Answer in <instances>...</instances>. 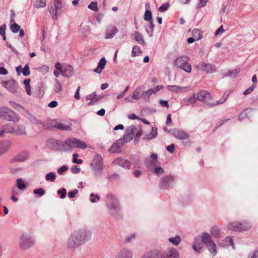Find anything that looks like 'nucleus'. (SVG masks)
Masks as SVG:
<instances>
[{
  "label": "nucleus",
  "instance_id": "1",
  "mask_svg": "<svg viewBox=\"0 0 258 258\" xmlns=\"http://www.w3.org/2000/svg\"><path fill=\"white\" fill-rule=\"evenodd\" d=\"M86 237V232L84 231L75 232L68 241V246L75 248L84 243Z\"/></svg>",
  "mask_w": 258,
  "mask_h": 258
},
{
  "label": "nucleus",
  "instance_id": "2",
  "mask_svg": "<svg viewBox=\"0 0 258 258\" xmlns=\"http://www.w3.org/2000/svg\"><path fill=\"white\" fill-rule=\"evenodd\" d=\"M0 117L15 122H17L20 119L18 114L7 107H0Z\"/></svg>",
  "mask_w": 258,
  "mask_h": 258
},
{
  "label": "nucleus",
  "instance_id": "3",
  "mask_svg": "<svg viewBox=\"0 0 258 258\" xmlns=\"http://www.w3.org/2000/svg\"><path fill=\"white\" fill-rule=\"evenodd\" d=\"M250 224L249 223L246 222H232L229 223L227 225V228L229 230L238 232L248 230L249 228H250Z\"/></svg>",
  "mask_w": 258,
  "mask_h": 258
},
{
  "label": "nucleus",
  "instance_id": "4",
  "mask_svg": "<svg viewBox=\"0 0 258 258\" xmlns=\"http://www.w3.org/2000/svg\"><path fill=\"white\" fill-rule=\"evenodd\" d=\"M197 99L204 103L207 107L210 108L215 106V103L210 102L212 99V96L210 93L206 91H201L198 93Z\"/></svg>",
  "mask_w": 258,
  "mask_h": 258
},
{
  "label": "nucleus",
  "instance_id": "5",
  "mask_svg": "<svg viewBox=\"0 0 258 258\" xmlns=\"http://www.w3.org/2000/svg\"><path fill=\"white\" fill-rule=\"evenodd\" d=\"M65 146H68L69 150H72L74 148L85 149L87 147L86 144L80 140L76 138H69L64 141Z\"/></svg>",
  "mask_w": 258,
  "mask_h": 258
},
{
  "label": "nucleus",
  "instance_id": "6",
  "mask_svg": "<svg viewBox=\"0 0 258 258\" xmlns=\"http://www.w3.org/2000/svg\"><path fill=\"white\" fill-rule=\"evenodd\" d=\"M91 166L94 171L101 173L103 169L102 158L101 156L98 154H96L91 163Z\"/></svg>",
  "mask_w": 258,
  "mask_h": 258
},
{
  "label": "nucleus",
  "instance_id": "7",
  "mask_svg": "<svg viewBox=\"0 0 258 258\" xmlns=\"http://www.w3.org/2000/svg\"><path fill=\"white\" fill-rule=\"evenodd\" d=\"M196 67L197 69L206 72L208 74L213 73L216 71V67L215 64L207 63L204 61L199 62L196 65Z\"/></svg>",
  "mask_w": 258,
  "mask_h": 258
},
{
  "label": "nucleus",
  "instance_id": "8",
  "mask_svg": "<svg viewBox=\"0 0 258 258\" xmlns=\"http://www.w3.org/2000/svg\"><path fill=\"white\" fill-rule=\"evenodd\" d=\"M34 241L31 237L23 234L20 238V247L22 249H26L34 244Z\"/></svg>",
  "mask_w": 258,
  "mask_h": 258
},
{
  "label": "nucleus",
  "instance_id": "9",
  "mask_svg": "<svg viewBox=\"0 0 258 258\" xmlns=\"http://www.w3.org/2000/svg\"><path fill=\"white\" fill-rule=\"evenodd\" d=\"M160 258H179L178 251L174 248H168L160 253Z\"/></svg>",
  "mask_w": 258,
  "mask_h": 258
},
{
  "label": "nucleus",
  "instance_id": "10",
  "mask_svg": "<svg viewBox=\"0 0 258 258\" xmlns=\"http://www.w3.org/2000/svg\"><path fill=\"white\" fill-rule=\"evenodd\" d=\"M2 84L10 92L14 94L17 92L18 86L15 80L12 79L7 81H2Z\"/></svg>",
  "mask_w": 258,
  "mask_h": 258
},
{
  "label": "nucleus",
  "instance_id": "11",
  "mask_svg": "<svg viewBox=\"0 0 258 258\" xmlns=\"http://www.w3.org/2000/svg\"><path fill=\"white\" fill-rule=\"evenodd\" d=\"M158 155L156 153H152L150 158H146L145 160V164L146 167L149 170H151L154 165L158 163Z\"/></svg>",
  "mask_w": 258,
  "mask_h": 258
},
{
  "label": "nucleus",
  "instance_id": "12",
  "mask_svg": "<svg viewBox=\"0 0 258 258\" xmlns=\"http://www.w3.org/2000/svg\"><path fill=\"white\" fill-rule=\"evenodd\" d=\"M174 180V176L169 175L162 177L160 181L159 186L162 189L167 188L171 183Z\"/></svg>",
  "mask_w": 258,
  "mask_h": 258
},
{
  "label": "nucleus",
  "instance_id": "13",
  "mask_svg": "<svg viewBox=\"0 0 258 258\" xmlns=\"http://www.w3.org/2000/svg\"><path fill=\"white\" fill-rule=\"evenodd\" d=\"M107 205L112 209H116L118 206V202L115 196L111 193L108 194L106 196Z\"/></svg>",
  "mask_w": 258,
  "mask_h": 258
},
{
  "label": "nucleus",
  "instance_id": "14",
  "mask_svg": "<svg viewBox=\"0 0 258 258\" xmlns=\"http://www.w3.org/2000/svg\"><path fill=\"white\" fill-rule=\"evenodd\" d=\"M48 144L51 147L56 150H62L65 146L64 142H63L60 140L54 139L48 140Z\"/></svg>",
  "mask_w": 258,
  "mask_h": 258
},
{
  "label": "nucleus",
  "instance_id": "15",
  "mask_svg": "<svg viewBox=\"0 0 258 258\" xmlns=\"http://www.w3.org/2000/svg\"><path fill=\"white\" fill-rule=\"evenodd\" d=\"M163 88L164 86L162 85H158L154 88L150 89L142 94L143 97L145 99H148L151 95L156 93Z\"/></svg>",
  "mask_w": 258,
  "mask_h": 258
},
{
  "label": "nucleus",
  "instance_id": "16",
  "mask_svg": "<svg viewBox=\"0 0 258 258\" xmlns=\"http://www.w3.org/2000/svg\"><path fill=\"white\" fill-rule=\"evenodd\" d=\"M173 135L177 139L182 140L188 139L190 137V135L188 133L179 130H174Z\"/></svg>",
  "mask_w": 258,
  "mask_h": 258
},
{
  "label": "nucleus",
  "instance_id": "17",
  "mask_svg": "<svg viewBox=\"0 0 258 258\" xmlns=\"http://www.w3.org/2000/svg\"><path fill=\"white\" fill-rule=\"evenodd\" d=\"M123 145L122 141L120 139L116 141L109 148L108 151L110 153H118L121 151V147Z\"/></svg>",
  "mask_w": 258,
  "mask_h": 258
},
{
  "label": "nucleus",
  "instance_id": "18",
  "mask_svg": "<svg viewBox=\"0 0 258 258\" xmlns=\"http://www.w3.org/2000/svg\"><path fill=\"white\" fill-rule=\"evenodd\" d=\"M114 163L123 168H126L127 169L131 168L132 166V163L131 161L120 158H117L116 160H115Z\"/></svg>",
  "mask_w": 258,
  "mask_h": 258
},
{
  "label": "nucleus",
  "instance_id": "19",
  "mask_svg": "<svg viewBox=\"0 0 258 258\" xmlns=\"http://www.w3.org/2000/svg\"><path fill=\"white\" fill-rule=\"evenodd\" d=\"M118 30L117 28L113 25L109 26L106 31L105 33V38L106 39H111L113 37V36L116 34Z\"/></svg>",
  "mask_w": 258,
  "mask_h": 258
},
{
  "label": "nucleus",
  "instance_id": "20",
  "mask_svg": "<svg viewBox=\"0 0 258 258\" xmlns=\"http://www.w3.org/2000/svg\"><path fill=\"white\" fill-rule=\"evenodd\" d=\"M133 253L128 249L123 248L118 252L115 258H132Z\"/></svg>",
  "mask_w": 258,
  "mask_h": 258
},
{
  "label": "nucleus",
  "instance_id": "21",
  "mask_svg": "<svg viewBox=\"0 0 258 258\" xmlns=\"http://www.w3.org/2000/svg\"><path fill=\"white\" fill-rule=\"evenodd\" d=\"M197 99L196 94H194L189 98H184L181 102V104L183 106H190L195 104L196 102Z\"/></svg>",
  "mask_w": 258,
  "mask_h": 258
},
{
  "label": "nucleus",
  "instance_id": "22",
  "mask_svg": "<svg viewBox=\"0 0 258 258\" xmlns=\"http://www.w3.org/2000/svg\"><path fill=\"white\" fill-rule=\"evenodd\" d=\"M15 127L11 124H7L4 125L1 130H0V137H2L5 133L14 134Z\"/></svg>",
  "mask_w": 258,
  "mask_h": 258
},
{
  "label": "nucleus",
  "instance_id": "23",
  "mask_svg": "<svg viewBox=\"0 0 258 258\" xmlns=\"http://www.w3.org/2000/svg\"><path fill=\"white\" fill-rule=\"evenodd\" d=\"M74 72L73 68L70 65H66L63 67L61 75L67 77L72 76Z\"/></svg>",
  "mask_w": 258,
  "mask_h": 258
},
{
  "label": "nucleus",
  "instance_id": "24",
  "mask_svg": "<svg viewBox=\"0 0 258 258\" xmlns=\"http://www.w3.org/2000/svg\"><path fill=\"white\" fill-rule=\"evenodd\" d=\"M52 124L54 127L59 130L71 131L72 130L70 125H66L60 122L52 121Z\"/></svg>",
  "mask_w": 258,
  "mask_h": 258
},
{
  "label": "nucleus",
  "instance_id": "25",
  "mask_svg": "<svg viewBox=\"0 0 258 258\" xmlns=\"http://www.w3.org/2000/svg\"><path fill=\"white\" fill-rule=\"evenodd\" d=\"M186 61H188V57L185 56H179L175 59L174 65L177 68H180Z\"/></svg>",
  "mask_w": 258,
  "mask_h": 258
},
{
  "label": "nucleus",
  "instance_id": "26",
  "mask_svg": "<svg viewBox=\"0 0 258 258\" xmlns=\"http://www.w3.org/2000/svg\"><path fill=\"white\" fill-rule=\"evenodd\" d=\"M132 38L135 39L141 45H144L145 44L143 35L138 31H135L132 34Z\"/></svg>",
  "mask_w": 258,
  "mask_h": 258
},
{
  "label": "nucleus",
  "instance_id": "27",
  "mask_svg": "<svg viewBox=\"0 0 258 258\" xmlns=\"http://www.w3.org/2000/svg\"><path fill=\"white\" fill-rule=\"evenodd\" d=\"M29 153L27 151H23L17 155L14 159V161L18 162H24L28 159Z\"/></svg>",
  "mask_w": 258,
  "mask_h": 258
},
{
  "label": "nucleus",
  "instance_id": "28",
  "mask_svg": "<svg viewBox=\"0 0 258 258\" xmlns=\"http://www.w3.org/2000/svg\"><path fill=\"white\" fill-rule=\"evenodd\" d=\"M160 252L158 250H154L145 253L142 258H160Z\"/></svg>",
  "mask_w": 258,
  "mask_h": 258
},
{
  "label": "nucleus",
  "instance_id": "29",
  "mask_svg": "<svg viewBox=\"0 0 258 258\" xmlns=\"http://www.w3.org/2000/svg\"><path fill=\"white\" fill-rule=\"evenodd\" d=\"M106 63V60L105 58L104 57L102 58L100 60V61L98 63L97 67L94 70V71L95 73H97L98 74H100L102 72V70L104 69V68L105 66Z\"/></svg>",
  "mask_w": 258,
  "mask_h": 258
},
{
  "label": "nucleus",
  "instance_id": "30",
  "mask_svg": "<svg viewBox=\"0 0 258 258\" xmlns=\"http://www.w3.org/2000/svg\"><path fill=\"white\" fill-rule=\"evenodd\" d=\"M144 88V87L143 86H140L137 87L134 91V93L132 96V98L137 100L140 99L141 96H143L142 93Z\"/></svg>",
  "mask_w": 258,
  "mask_h": 258
},
{
  "label": "nucleus",
  "instance_id": "31",
  "mask_svg": "<svg viewBox=\"0 0 258 258\" xmlns=\"http://www.w3.org/2000/svg\"><path fill=\"white\" fill-rule=\"evenodd\" d=\"M11 145L9 141L0 142V155L7 151Z\"/></svg>",
  "mask_w": 258,
  "mask_h": 258
},
{
  "label": "nucleus",
  "instance_id": "32",
  "mask_svg": "<svg viewBox=\"0 0 258 258\" xmlns=\"http://www.w3.org/2000/svg\"><path fill=\"white\" fill-rule=\"evenodd\" d=\"M14 134L17 135H25L26 134L25 127L24 125H18L17 127H15Z\"/></svg>",
  "mask_w": 258,
  "mask_h": 258
},
{
  "label": "nucleus",
  "instance_id": "33",
  "mask_svg": "<svg viewBox=\"0 0 258 258\" xmlns=\"http://www.w3.org/2000/svg\"><path fill=\"white\" fill-rule=\"evenodd\" d=\"M207 247H208L210 253L213 255V256H215L217 254V249H216V245L214 242H211L210 243L207 244Z\"/></svg>",
  "mask_w": 258,
  "mask_h": 258
},
{
  "label": "nucleus",
  "instance_id": "34",
  "mask_svg": "<svg viewBox=\"0 0 258 258\" xmlns=\"http://www.w3.org/2000/svg\"><path fill=\"white\" fill-rule=\"evenodd\" d=\"M202 241L206 245L211 242H213L212 240H211L210 234L207 233H205L203 234L202 237Z\"/></svg>",
  "mask_w": 258,
  "mask_h": 258
},
{
  "label": "nucleus",
  "instance_id": "35",
  "mask_svg": "<svg viewBox=\"0 0 258 258\" xmlns=\"http://www.w3.org/2000/svg\"><path fill=\"white\" fill-rule=\"evenodd\" d=\"M192 34L196 40H199L202 38V32L198 29H194Z\"/></svg>",
  "mask_w": 258,
  "mask_h": 258
},
{
  "label": "nucleus",
  "instance_id": "36",
  "mask_svg": "<svg viewBox=\"0 0 258 258\" xmlns=\"http://www.w3.org/2000/svg\"><path fill=\"white\" fill-rule=\"evenodd\" d=\"M167 88L170 91L175 92H180L182 89L180 86L177 85H168Z\"/></svg>",
  "mask_w": 258,
  "mask_h": 258
},
{
  "label": "nucleus",
  "instance_id": "37",
  "mask_svg": "<svg viewBox=\"0 0 258 258\" xmlns=\"http://www.w3.org/2000/svg\"><path fill=\"white\" fill-rule=\"evenodd\" d=\"M211 233L213 236L218 237L220 235V231L216 226H213L211 228Z\"/></svg>",
  "mask_w": 258,
  "mask_h": 258
},
{
  "label": "nucleus",
  "instance_id": "38",
  "mask_svg": "<svg viewBox=\"0 0 258 258\" xmlns=\"http://www.w3.org/2000/svg\"><path fill=\"white\" fill-rule=\"evenodd\" d=\"M168 240L174 245L177 246L180 243L181 241V238L179 236L177 235L175 237L169 238Z\"/></svg>",
  "mask_w": 258,
  "mask_h": 258
},
{
  "label": "nucleus",
  "instance_id": "39",
  "mask_svg": "<svg viewBox=\"0 0 258 258\" xmlns=\"http://www.w3.org/2000/svg\"><path fill=\"white\" fill-rule=\"evenodd\" d=\"M57 11L58 10L55 8V7H54L53 6H51L49 8V12L50 13L52 18L53 20L57 19Z\"/></svg>",
  "mask_w": 258,
  "mask_h": 258
},
{
  "label": "nucleus",
  "instance_id": "40",
  "mask_svg": "<svg viewBox=\"0 0 258 258\" xmlns=\"http://www.w3.org/2000/svg\"><path fill=\"white\" fill-rule=\"evenodd\" d=\"M240 69L239 68H237L233 70L229 71L226 74V75L227 76H232L233 77H235L240 72Z\"/></svg>",
  "mask_w": 258,
  "mask_h": 258
},
{
  "label": "nucleus",
  "instance_id": "41",
  "mask_svg": "<svg viewBox=\"0 0 258 258\" xmlns=\"http://www.w3.org/2000/svg\"><path fill=\"white\" fill-rule=\"evenodd\" d=\"M157 135V129L156 127H152L151 132L148 135L147 139L151 140L155 138Z\"/></svg>",
  "mask_w": 258,
  "mask_h": 258
},
{
  "label": "nucleus",
  "instance_id": "42",
  "mask_svg": "<svg viewBox=\"0 0 258 258\" xmlns=\"http://www.w3.org/2000/svg\"><path fill=\"white\" fill-rule=\"evenodd\" d=\"M46 6V0H35L34 6L37 8H43Z\"/></svg>",
  "mask_w": 258,
  "mask_h": 258
},
{
  "label": "nucleus",
  "instance_id": "43",
  "mask_svg": "<svg viewBox=\"0 0 258 258\" xmlns=\"http://www.w3.org/2000/svg\"><path fill=\"white\" fill-rule=\"evenodd\" d=\"M229 95V93L227 92H225L222 97V98L219 100L215 102V106L223 104L227 99Z\"/></svg>",
  "mask_w": 258,
  "mask_h": 258
},
{
  "label": "nucleus",
  "instance_id": "44",
  "mask_svg": "<svg viewBox=\"0 0 258 258\" xmlns=\"http://www.w3.org/2000/svg\"><path fill=\"white\" fill-rule=\"evenodd\" d=\"M142 50H141L139 46L137 45L134 46L133 47L132 56L134 57L137 56L138 54L141 53Z\"/></svg>",
  "mask_w": 258,
  "mask_h": 258
},
{
  "label": "nucleus",
  "instance_id": "45",
  "mask_svg": "<svg viewBox=\"0 0 258 258\" xmlns=\"http://www.w3.org/2000/svg\"><path fill=\"white\" fill-rule=\"evenodd\" d=\"M180 69L187 73H190L191 71V66L188 61H186V62L181 67Z\"/></svg>",
  "mask_w": 258,
  "mask_h": 258
},
{
  "label": "nucleus",
  "instance_id": "46",
  "mask_svg": "<svg viewBox=\"0 0 258 258\" xmlns=\"http://www.w3.org/2000/svg\"><path fill=\"white\" fill-rule=\"evenodd\" d=\"M17 187L20 189H23L26 187V184L24 180L20 178L17 180Z\"/></svg>",
  "mask_w": 258,
  "mask_h": 258
},
{
  "label": "nucleus",
  "instance_id": "47",
  "mask_svg": "<svg viewBox=\"0 0 258 258\" xmlns=\"http://www.w3.org/2000/svg\"><path fill=\"white\" fill-rule=\"evenodd\" d=\"M55 82V84L54 86V91L56 93H59L62 89L61 85L57 79H56Z\"/></svg>",
  "mask_w": 258,
  "mask_h": 258
},
{
  "label": "nucleus",
  "instance_id": "48",
  "mask_svg": "<svg viewBox=\"0 0 258 258\" xmlns=\"http://www.w3.org/2000/svg\"><path fill=\"white\" fill-rule=\"evenodd\" d=\"M11 30L14 33H17L20 29V26L17 23H14L10 26Z\"/></svg>",
  "mask_w": 258,
  "mask_h": 258
},
{
  "label": "nucleus",
  "instance_id": "49",
  "mask_svg": "<svg viewBox=\"0 0 258 258\" xmlns=\"http://www.w3.org/2000/svg\"><path fill=\"white\" fill-rule=\"evenodd\" d=\"M56 177V175L53 172H49L46 175L45 178L48 181H53Z\"/></svg>",
  "mask_w": 258,
  "mask_h": 258
},
{
  "label": "nucleus",
  "instance_id": "50",
  "mask_svg": "<svg viewBox=\"0 0 258 258\" xmlns=\"http://www.w3.org/2000/svg\"><path fill=\"white\" fill-rule=\"evenodd\" d=\"M33 193L35 195H38L40 197L43 196L45 194V190L43 188L40 187L38 189H35L33 190Z\"/></svg>",
  "mask_w": 258,
  "mask_h": 258
},
{
  "label": "nucleus",
  "instance_id": "51",
  "mask_svg": "<svg viewBox=\"0 0 258 258\" xmlns=\"http://www.w3.org/2000/svg\"><path fill=\"white\" fill-rule=\"evenodd\" d=\"M88 8L94 11L98 10L97 2H92L88 6Z\"/></svg>",
  "mask_w": 258,
  "mask_h": 258
},
{
  "label": "nucleus",
  "instance_id": "52",
  "mask_svg": "<svg viewBox=\"0 0 258 258\" xmlns=\"http://www.w3.org/2000/svg\"><path fill=\"white\" fill-rule=\"evenodd\" d=\"M192 247L194 249L198 252H200L203 248L202 244L200 243H194L192 245Z\"/></svg>",
  "mask_w": 258,
  "mask_h": 258
},
{
  "label": "nucleus",
  "instance_id": "53",
  "mask_svg": "<svg viewBox=\"0 0 258 258\" xmlns=\"http://www.w3.org/2000/svg\"><path fill=\"white\" fill-rule=\"evenodd\" d=\"M248 109H246L243 110L241 113L239 114L238 116V120H242L243 119L246 118L247 117V114L246 113V111Z\"/></svg>",
  "mask_w": 258,
  "mask_h": 258
},
{
  "label": "nucleus",
  "instance_id": "54",
  "mask_svg": "<svg viewBox=\"0 0 258 258\" xmlns=\"http://www.w3.org/2000/svg\"><path fill=\"white\" fill-rule=\"evenodd\" d=\"M90 201L92 203H95L96 201H99L100 199V197L98 195H95L93 193H91L90 195Z\"/></svg>",
  "mask_w": 258,
  "mask_h": 258
},
{
  "label": "nucleus",
  "instance_id": "55",
  "mask_svg": "<svg viewBox=\"0 0 258 258\" xmlns=\"http://www.w3.org/2000/svg\"><path fill=\"white\" fill-rule=\"evenodd\" d=\"M57 194L60 195L61 199H64L66 197L67 190L64 188L57 190Z\"/></svg>",
  "mask_w": 258,
  "mask_h": 258
},
{
  "label": "nucleus",
  "instance_id": "56",
  "mask_svg": "<svg viewBox=\"0 0 258 258\" xmlns=\"http://www.w3.org/2000/svg\"><path fill=\"white\" fill-rule=\"evenodd\" d=\"M152 13L150 11L146 10L144 14V19L146 21L152 20Z\"/></svg>",
  "mask_w": 258,
  "mask_h": 258
},
{
  "label": "nucleus",
  "instance_id": "57",
  "mask_svg": "<svg viewBox=\"0 0 258 258\" xmlns=\"http://www.w3.org/2000/svg\"><path fill=\"white\" fill-rule=\"evenodd\" d=\"M164 172V169L161 167H157L154 169V173L157 175L163 174Z\"/></svg>",
  "mask_w": 258,
  "mask_h": 258
},
{
  "label": "nucleus",
  "instance_id": "58",
  "mask_svg": "<svg viewBox=\"0 0 258 258\" xmlns=\"http://www.w3.org/2000/svg\"><path fill=\"white\" fill-rule=\"evenodd\" d=\"M169 4L168 3H165V4H164L163 5H162V6H161L159 8L158 10L161 12H165L166 10H167L169 8Z\"/></svg>",
  "mask_w": 258,
  "mask_h": 258
},
{
  "label": "nucleus",
  "instance_id": "59",
  "mask_svg": "<svg viewBox=\"0 0 258 258\" xmlns=\"http://www.w3.org/2000/svg\"><path fill=\"white\" fill-rule=\"evenodd\" d=\"M22 73L24 76H28L30 73V70L28 64H26L22 70Z\"/></svg>",
  "mask_w": 258,
  "mask_h": 258
},
{
  "label": "nucleus",
  "instance_id": "60",
  "mask_svg": "<svg viewBox=\"0 0 258 258\" xmlns=\"http://www.w3.org/2000/svg\"><path fill=\"white\" fill-rule=\"evenodd\" d=\"M73 162L74 163H77L78 164H80L82 163V160L81 159H78L77 158L79 156V154L78 153H75L73 154Z\"/></svg>",
  "mask_w": 258,
  "mask_h": 258
},
{
  "label": "nucleus",
  "instance_id": "61",
  "mask_svg": "<svg viewBox=\"0 0 258 258\" xmlns=\"http://www.w3.org/2000/svg\"><path fill=\"white\" fill-rule=\"evenodd\" d=\"M54 7L59 10L62 7V4L60 0H54Z\"/></svg>",
  "mask_w": 258,
  "mask_h": 258
},
{
  "label": "nucleus",
  "instance_id": "62",
  "mask_svg": "<svg viewBox=\"0 0 258 258\" xmlns=\"http://www.w3.org/2000/svg\"><path fill=\"white\" fill-rule=\"evenodd\" d=\"M136 234L135 233H133L130 236H128L126 237L125 241L126 243H130L133 240L136 238Z\"/></svg>",
  "mask_w": 258,
  "mask_h": 258
},
{
  "label": "nucleus",
  "instance_id": "63",
  "mask_svg": "<svg viewBox=\"0 0 258 258\" xmlns=\"http://www.w3.org/2000/svg\"><path fill=\"white\" fill-rule=\"evenodd\" d=\"M128 89H129V86H126V88H125L124 90L122 93H120L119 94H118L116 98L117 99H120L122 98L125 96L126 93L127 92Z\"/></svg>",
  "mask_w": 258,
  "mask_h": 258
},
{
  "label": "nucleus",
  "instance_id": "64",
  "mask_svg": "<svg viewBox=\"0 0 258 258\" xmlns=\"http://www.w3.org/2000/svg\"><path fill=\"white\" fill-rule=\"evenodd\" d=\"M78 192V190L77 189H74L73 190L69 192L68 197L71 199L74 198Z\"/></svg>",
  "mask_w": 258,
  "mask_h": 258
}]
</instances>
